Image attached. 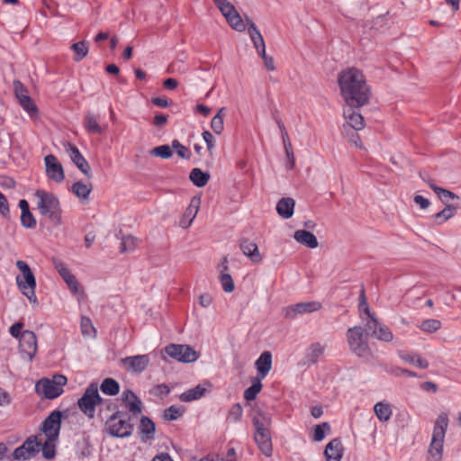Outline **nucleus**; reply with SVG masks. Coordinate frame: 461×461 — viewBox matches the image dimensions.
Listing matches in <instances>:
<instances>
[{
    "label": "nucleus",
    "instance_id": "1",
    "mask_svg": "<svg viewBox=\"0 0 461 461\" xmlns=\"http://www.w3.org/2000/svg\"><path fill=\"white\" fill-rule=\"evenodd\" d=\"M338 82L348 106L361 107L369 103L371 89L360 70L350 68L341 71Z\"/></svg>",
    "mask_w": 461,
    "mask_h": 461
},
{
    "label": "nucleus",
    "instance_id": "2",
    "mask_svg": "<svg viewBox=\"0 0 461 461\" xmlns=\"http://www.w3.org/2000/svg\"><path fill=\"white\" fill-rule=\"evenodd\" d=\"M255 429L254 440L260 451L267 457L273 454V445L269 427L272 419L269 413L258 411L252 418Z\"/></svg>",
    "mask_w": 461,
    "mask_h": 461
},
{
    "label": "nucleus",
    "instance_id": "3",
    "mask_svg": "<svg viewBox=\"0 0 461 461\" xmlns=\"http://www.w3.org/2000/svg\"><path fill=\"white\" fill-rule=\"evenodd\" d=\"M35 195L41 214L48 218L52 225L59 226L62 223V210L58 197L44 190L36 191Z\"/></svg>",
    "mask_w": 461,
    "mask_h": 461
},
{
    "label": "nucleus",
    "instance_id": "4",
    "mask_svg": "<svg viewBox=\"0 0 461 461\" xmlns=\"http://www.w3.org/2000/svg\"><path fill=\"white\" fill-rule=\"evenodd\" d=\"M134 429L131 418L125 411L113 412L105 421L104 430L114 438H129Z\"/></svg>",
    "mask_w": 461,
    "mask_h": 461
},
{
    "label": "nucleus",
    "instance_id": "5",
    "mask_svg": "<svg viewBox=\"0 0 461 461\" xmlns=\"http://www.w3.org/2000/svg\"><path fill=\"white\" fill-rule=\"evenodd\" d=\"M16 267L21 271V275L16 276L18 288L31 303L37 304L38 300L35 294L36 280L33 273L28 264L23 260H18Z\"/></svg>",
    "mask_w": 461,
    "mask_h": 461
},
{
    "label": "nucleus",
    "instance_id": "6",
    "mask_svg": "<svg viewBox=\"0 0 461 461\" xmlns=\"http://www.w3.org/2000/svg\"><path fill=\"white\" fill-rule=\"evenodd\" d=\"M67 384V377L56 375L52 379L42 378L37 382L35 391L39 395L47 399H55L63 393V386Z\"/></svg>",
    "mask_w": 461,
    "mask_h": 461
},
{
    "label": "nucleus",
    "instance_id": "7",
    "mask_svg": "<svg viewBox=\"0 0 461 461\" xmlns=\"http://www.w3.org/2000/svg\"><path fill=\"white\" fill-rule=\"evenodd\" d=\"M102 402V397L98 393L96 384H91L84 394L77 401L80 411L89 419H93L95 413V407Z\"/></svg>",
    "mask_w": 461,
    "mask_h": 461
},
{
    "label": "nucleus",
    "instance_id": "8",
    "mask_svg": "<svg viewBox=\"0 0 461 461\" xmlns=\"http://www.w3.org/2000/svg\"><path fill=\"white\" fill-rule=\"evenodd\" d=\"M448 416L446 412L440 413L434 422V461H441L444 447V439L448 427Z\"/></svg>",
    "mask_w": 461,
    "mask_h": 461
},
{
    "label": "nucleus",
    "instance_id": "9",
    "mask_svg": "<svg viewBox=\"0 0 461 461\" xmlns=\"http://www.w3.org/2000/svg\"><path fill=\"white\" fill-rule=\"evenodd\" d=\"M364 332L361 326L349 328L347 331V339L350 350L361 357L369 355V347L367 341L364 339Z\"/></svg>",
    "mask_w": 461,
    "mask_h": 461
},
{
    "label": "nucleus",
    "instance_id": "10",
    "mask_svg": "<svg viewBox=\"0 0 461 461\" xmlns=\"http://www.w3.org/2000/svg\"><path fill=\"white\" fill-rule=\"evenodd\" d=\"M164 351L170 357L183 363H193L199 357V353L188 345L169 344Z\"/></svg>",
    "mask_w": 461,
    "mask_h": 461
},
{
    "label": "nucleus",
    "instance_id": "11",
    "mask_svg": "<svg viewBox=\"0 0 461 461\" xmlns=\"http://www.w3.org/2000/svg\"><path fill=\"white\" fill-rule=\"evenodd\" d=\"M41 439L38 436L29 437L22 446L16 447L13 453V457L16 460H27L36 456L40 451Z\"/></svg>",
    "mask_w": 461,
    "mask_h": 461
},
{
    "label": "nucleus",
    "instance_id": "12",
    "mask_svg": "<svg viewBox=\"0 0 461 461\" xmlns=\"http://www.w3.org/2000/svg\"><path fill=\"white\" fill-rule=\"evenodd\" d=\"M62 412L55 410L43 420L41 431L50 440H58L61 429Z\"/></svg>",
    "mask_w": 461,
    "mask_h": 461
},
{
    "label": "nucleus",
    "instance_id": "13",
    "mask_svg": "<svg viewBox=\"0 0 461 461\" xmlns=\"http://www.w3.org/2000/svg\"><path fill=\"white\" fill-rule=\"evenodd\" d=\"M19 352L22 358L32 361L37 353V338L34 332L24 330L19 339Z\"/></svg>",
    "mask_w": 461,
    "mask_h": 461
},
{
    "label": "nucleus",
    "instance_id": "14",
    "mask_svg": "<svg viewBox=\"0 0 461 461\" xmlns=\"http://www.w3.org/2000/svg\"><path fill=\"white\" fill-rule=\"evenodd\" d=\"M321 308V303L320 302H303L284 308L283 314L285 319L294 320L297 315L312 313L319 311Z\"/></svg>",
    "mask_w": 461,
    "mask_h": 461
},
{
    "label": "nucleus",
    "instance_id": "15",
    "mask_svg": "<svg viewBox=\"0 0 461 461\" xmlns=\"http://www.w3.org/2000/svg\"><path fill=\"white\" fill-rule=\"evenodd\" d=\"M52 263H53L55 269L58 271L59 276L62 277L64 282L67 284V285L68 286L71 293L74 294L79 293L80 289H81V285L78 283L76 276L67 267L66 264L59 258H53Z\"/></svg>",
    "mask_w": 461,
    "mask_h": 461
},
{
    "label": "nucleus",
    "instance_id": "16",
    "mask_svg": "<svg viewBox=\"0 0 461 461\" xmlns=\"http://www.w3.org/2000/svg\"><path fill=\"white\" fill-rule=\"evenodd\" d=\"M66 152L77 167L88 178L91 177V167L86 159L83 157L79 149L69 142L63 144Z\"/></svg>",
    "mask_w": 461,
    "mask_h": 461
},
{
    "label": "nucleus",
    "instance_id": "17",
    "mask_svg": "<svg viewBox=\"0 0 461 461\" xmlns=\"http://www.w3.org/2000/svg\"><path fill=\"white\" fill-rule=\"evenodd\" d=\"M44 162L47 176L56 183H61L65 179V173L57 158L52 154L47 155Z\"/></svg>",
    "mask_w": 461,
    "mask_h": 461
},
{
    "label": "nucleus",
    "instance_id": "18",
    "mask_svg": "<svg viewBox=\"0 0 461 461\" xmlns=\"http://www.w3.org/2000/svg\"><path fill=\"white\" fill-rule=\"evenodd\" d=\"M355 106H348L343 110V117L346 123L343 124V130L346 131L348 129L355 131H361L365 128V120L361 113L356 112Z\"/></svg>",
    "mask_w": 461,
    "mask_h": 461
},
{
    "label": "nucleus",
    "instance_id": "19",
    "mask_svg": "<svg viewBox=\"0 0 461 461\" xmlns=\"http://www.w3.org/2000/svg\"><path fill=\"white\" fill-rule=\"evenodd\" d=\"M14 91L22 107L31 116L37 114L38 109L36 105L34 104L32 98L27 95V90L24 88L23 85L20 81L15 80L14 82Z\"/></svg>",
    "mask_w": 461,
    "mask_h": 461
},
{
    "label": "nucleus",
    "instance_id": "20",
    "mask_svg": "<svg viewBox=\"0 0 461 461\" xmlns=\"http://www.w3.org/2000/svg\"><path fill=\"white\" fill-rule=\"evenodd\" d=\"M121 363L128 371L133 373H141L148 366L149 363V357L148 355L127 357L122 358Z\"/></svg>",
    "mask_w": 461,
    "mask_h": 461
},
{
    "label": "nucleus",
    "instance_id": "21",
    "mask_svg": "<svg viewBox=\"0 0 461 461\" xmlns=\"http://www.w3.org/2000/svg\"><path fill=\"white\" fill-rule=\"evenodd\" d=\"M121 399L124 407L132 415H138L142 411V402L131 390L123 391Z\"/></svg>",
    "mask_w": 461,
    "mask_h": 461
},
{
    "label": "nucleus",
    "instance_id": "22",
    "mask_svg": "<svg viewBox=\"0 0 461 461\" xmlns=\"http://www.w3.org/2000/svg\"><path fill=\"white\" fill-rule=\"evenodd\" d=\"M138 431L142 442L151 441L155 438L156 425L151 419L147 416H142L140 420Z\"/></svg>",
    "mask_w": 461,
    "mask_h": 461
},
{
    "label": "nucleus",
    "instance_id": "23",
    "mask_svg": "<svg viewBox=\"0 0 461 461\" xmlns=\"http://www.w3.org/2000/svg\"><path fill=\"white\" fill-rule=\"evenodd\" d=\"M201 204V199L194 196L189 203V206L185 209V212L179 221L180 227L186 229L190 227L193 221L194 220Z\"/></svg>",
    "mask_w": 461,
    "mask_h": 461
},
{
    "label": "nucleus",
    "instance_id": "24",
    "mask_svg": "<svg viewBox=\"0 0 461 461\" xmlns=\"http://www.w3.org/2000/svg\"><path fill=\"white\" fill-rule=\"evenodd\" d=\"M258 370V375L260 379H264L272 367V354L269 351H264L255 362Z\"/></svg>",
    "mask_w": 461,
    "mask_h": 461
},
{
    "label": "nucleus",
    "instance_id": "25",
    "mask_svg": "<svg viewBox=\"0 0 461 461\" xmlns=\"http://www.w3.org/2000/svg\"><path fill=\"white\" fill-rule=\"evenodd\" d=\"M326 461H340L343 456V446L339 438L328 443L324 450Z\"/></svg>",
    "mask_w": 461,
    "mask_h": 461
},
{
    "label": "nucleus",
    "instance_id": "26",
    "mask_svg": "<svg viewBox=\"0 0 461 461\" xmlns=\"http://www.w3.org/2000/svg\"><path fill=\"white\" fill-rule=\"evenodd\" d=\"M240 248L243 254L249 258L252 262L259 263L262 260L258 245L255 242L248 239H242L240 242Z\"/></svg>",
    "mask_w": 461,
    "mask_h": 461
},
{
    "label": "nucleus",
    "instance_id": "27",
    "mask_svg": "<svg viewBox=\"0 0 461 461\" xmlns=\"http://www.w3.org/2000/svg\"><path fill=\"white\" fill-rule=\"evenodd\" d=\"M98 115L94 113L88 112L84 119V126L86 130L94 134H103L107 125H100L98 122Z\"/></svg>",
    "mask_w": 461,
    "mask_h": 461
},
{
    "label": "nucleus",
    "instance_id": "28",
    "mask_svg": "<svg viewBox=\"0 0 461 461\" xmlns=\"http://www.w3.org/2000/svg\"><path fill=\"white\" fill-rule=\"evenodd\" d=\"M294 239L300 244L306 246L310 249H315L319 243L316 236L305 230H298L294 234Z\"/></svg>",
    "mask_w": 461,
    "mask_h": 461
},
{
    "label": "nucleus",
    "instance_id": "29",
    "mask_svg": "<svg viewBox=\"0 0 461 461\" xmlns=\"http://www.w3.org/2000/svg\"><path fill=\"white\" fill-rule=\"evenodd\" d=\"M295 202L293 198L285 197L278 201L276 204L277 213L284 219H289L294 214Z\"/></svg>",
    "mask_w": 461,
    "mask_h": 461
},
{
    "label": "nucleus",
    "instance_id": "30",
    "mask_svg": "<svg viewBox=\"0 0 461 461\" xmlns=\"http://www.w3.org/2000/svg\"><path fill=\"white\" fill-rule=\"evenodd\" d=\"M325 350V345H321L320 342L312 343L305 352V363L316 364L319 358L323 355Z\"/></svg>",
    "mask_w": 461,
    "mask_h": 461
},
{
    "label": "nucleus",
    "instance_id": "31",
    "mask_svg": "<svg viewBox=\"0 0 461 461\" xmlns=\"http://www.w3.org/2000/svg\"><path fill=\"white\" fill-rule=\"evenodd\" d=\"M228 261H227V258H224L221 264V267H222V270H221V276H220V282H221V285L222 286V289L225 293H231L234 291V288H235V285H234V282L230 276V274L228 273H224L223 271H227L228 270Z\"/></svg>",
    "mask_w": 461,
    "mask_h": 461
},
{
    "label": "nucleus",
    "instance_id": "32",
    "mask_svg": "<svg viewBox=\"0 0 461 461\" xmlns=\"http://www.w3.org/2000/svg\"><path fill=\"white\" fill-rule=\"evenodd\" d=\"M207 389L201 384L196 385L194 388H191L183 393L180 394L179 399L181 402H189L192 401L198 400L204 396Z\"/></svg>",
    "mask_w": 461,
    "mask_h": 461
},
{
    "label": "nucleus",
    "instance_id": "33",
    "mask_svg": "<svg viewBox=\"0 0 461 461\" xmlns=\"http://www.w3.org/2000/svg\"><path fill=\"white\" fill-rule=\"evenodd\" d=\"M374 411L377 419L382 422L388 421L393 413L391 405L385 402H377L374 407Z\"/></svg>",
    "mask_w": 461,
    "mask_h": 461
},
{
    "label": "nucleus",
    "instance_id": "34",
    "mask_svg": "<svg viewBox=\"0 0 461 461\" xmlns=\"http://www.w3.org/2000/svg\"><path fill=\"white\" fill-rule=\"evenodd\" d=\"M71 189L77 197L81 200H87L93 189V185L90 183L86 184L82 181H77L73 184Z\"/></svg>",
    "mask_w": 461,
    "mask_h": 461
},
{
    "label": "nucleus",
    "instance_id": "35",
    "mask_svg": "<svg viewBox=\"0 0 461 461\" xmlns=\"http://www.w3.org/2000/svg\"><path fill=\"white\" fill-rule=\"evenodd\" d=\"M247 23L249 25L248 32L249 34V37L253 42L255 49L257 50L259 47L264 46L265 41L263 36L257 28L256 24L249 18L247 19Z\"/></svg>",
    "mask_w": 461,
    "mask_h": 461
},
{
    "label": "nucleus",
    "instance_id": "36",
    "mask_svg": "<svg viewBox=\"0 0 461 461\" xmlns=\"http://www.w3.org/2000/svg\"><path fill=\"white\" fill-rule=\"evenodd\" d=\"M189 178L194 185L203 187L208 183L210 175L200 168H194L190 172Z\"/></svg>",
    "mask_w": 461,
    "mask_h": 461
},
{
    "label": "nucleus",
    "instance_id": "37",
    "mask_svg": "<svg viewBox=\"0 0 461 461\" xmlns=\"http://www.w3.org/2000/svg\"><path fill=\"white\" fill-rule=\"evenodd\" d=\"M100 389L104 394L110 395V396H114V395L118 394V393L120 391V385H119L118 382H116L114 379L105 378L102 382V384L100 385Z\"/></svg>",
    "mask_w": 461,
    "mask_h": 461
},
{
    "label": "nucleus",
    "instance_id": "38",
    "mask_svg": "<svg viewBox=\"0 0 461 461\" xmlns=\"http://www.w3.org/2000/svg\"><path fill=\"white\" fill-rule=\"evenodd\" d=\"M70 49L74 51L75 56L73 60L79 62L88 53V43L86 41H81L71 45Z\"/></svg>",
    "mask_w": 461,
    "mask_h": 461
},
{
    "label": "nucleus",
    "instance_id": "39",
    "mask_svg": "<svg viewBox=\"0 0 461 461\" xmlns=\"http://www.w3.org/2000/svg\"><path fill=\"white\" fill-rule=\"evenodd\" d=\"M261 380L262 379H260L258 377L252 378V381H251L252 384L249 388H247L244 392V398L247 401H253L257 397V394L261 391V389H262Z\"/></svg>",
    "mask_w": 461,
    "mask_h": 461
},
{
    "label": "nucleus",
    "instance_id": "40",
    "mask_svg": "<svg viewBox=\"0 0 461 461\" xmlns=\"http://www.w3.org/2000/svg\"><path fill=\"white\" fill-rule=\"evenodd\" d=\"M225 110V107L220 108L211 121V128L216 134H221L224 129L223 116Z\"/></svg>",
    "mask_w": 461,
    "mask_h": 461
},
{
    "label": "nucleus",
    "instance_id": "41",
    "mask_svg": "<svg viewBox=\"0 0 461 461\" xmlns=\"http://www.w3.org/2000/svg\"><path fill=\"white\" fill-rule=\"evenodd\" d=\"M367 320L365 322V328L363 330L365 331L366 336H375V332H377L378 329L381 326V322L375 317L373 313L367 315Z\"/></svg>",
    "mask_w": 461,
    "mask_h": 461
},
{
    "label": "nucleus",
    "instance_id": "42",
    "mask_svg": "<svg viewBox=\"0 0 461 461\" xmlns=\"http://www.w3.org/2000/svg\"><path fill=\"white\" fill-rule=\"evenodd\" d=\"M456 207L451 204H447L446 207L440 212L434 214V219L438 223H443L456 214Z\"/></svg>",
    "mask_w": 461,
    "mask_h": 461
},
{
    "label": "nucleus",
    "instance_id": "43",
    "mask_svg": "<svg viewBox=\"0 0 461 461\" xmlns=\"http://www.w3.org/2000/svg\"><path fill=\"white\" fill-rule=\"evenodd\" d=\"M139 244V240L132 235H126L122 238L121 252H131Z\"/></svg>",
    "mask_w": 461,
    "mask_h": 461
},
{
    "label": "nucleus",
    "instance_id": "44",
    "mask_svg": "<svg viewBox=\"0 0 461 461\" xmlns=\"http://www.w3.org/2000/svg\"><path fill=\"white\" fill-rule=\"evenodd\" d=\"M226 21L232 29L238 32H243L246 29L245 23L236 10L226 18Z\"/></svg>",
    "mask_w": 461,
    "mask_h": 461
},
{
    "label": "nucleus",
    "instance_id": "45",
    "mask_svg": "<svg viewBox=\"0 0 461 461\" xmlns=\"http://www.w3.org/2000/svg\"><path fill=\"white\" fill-rule=\"evenodd\" d=\"M434 193L437 194L439 200L446 205L449 204V200L458 199V196L455 193L451 192L450 190L444 189L442 187L434 185Z\"/></svg>",
    "mask_w": 461,
    "mask_h": 461
},
{
    "label": "nucleus",
    "instance_id": "46",
    "mask_svg": "<svg viewBox=\"0 0 461 461\" xmlns=\"http://www.w3.org/2000/svg\"><path fill=\"white\" fill-rule=\"evenodd\" d=\"M225 19L236 10L234 5L228 0H212Z\"/></svg>",
    "mask_w": 461,
    "mask_h": 461
},
{
    "label": "nucleus",
    "instance_id": "47",
    "mask_svg": "<svg viewBox=\"0 0 461 461\" xmlns=\"http://www.w3.org/2000/svg\"><path fill=\"white\" fill-rule=\"evenodd\" d=\"M149 154L152 157H159L161 158L167 159V158H169L172 157L173 152H172L171 148L168 145H161V146L153 148L149 151Z\"/></svg>",
    "mask_w": 461,
    "mask_h": 461
},
{
    "label": "nucleus",
    "instance_id": "48",
    "mask_svg": "<svg viewBox=\"0 0 461 461\" xmlns=\"http://www.w3.org/2000/svg\"><path fill=\"white\" fill-rule=\"evenodd\" d=\"M402 358L411 364H413L415 366H418L421 368H428L429 366V363L428 360L423 359L419 355H411V354H404L402 356Z\"/></svg>",
    "mask_w": 461,
    "mask_h": 461
},
{
    "label": "nucleus",
    "instance_id": "49",
    "mask_svg": "<svg viewBox=\"0 0 461 461\" xmlns=\"http://www.w3.org/2000/svg\"><path fill=\"white\" fill-rule=\"evenodd\" d=\"M55 441L46 438V441L44 443L41 442L40 449H41L45 458L51 459L55 456Z\"/></svg>",
    "mask_w": 461,
    "mask_h": 461
},
{
    "label": "nucleus",
    "instance_id": "50",
    "mask_svg": "<svg viewBox=\"0 0 461 461\" xmlns=\"http://www.w3.org/2000/svg\"><path fill=\"white\" fill-rule=\"evenodd\" d=\"M374 338H375L378 340L389 342L393 340V335L391 330L382 323L377 332H375Z\"/></svg>",
    "mask_w": 461,
    "mask_h": 461
},
{
    "label": "nucleus",
    "instance_id": "51",
    "mask_svg": "<svg viewBox=\"0 0 461 461\" xmlns=\"http://www.w3.org/2000/svg\"><path fill=\"white\" fill-rule=\"evenodd\" d=\"M242 413V406L240 403H235L229 410L227 419L232 422H237L240 420Z\"/></svg>",
    "mask_w": 461,
    "mask_h": 461
},
{
    "label": "nucleus",
    "instance_id": "52",
    "mask_svg": "<svg viewBox=\"0 0 461 461\" xmlns=\"http://www.w3.org/2000/svg\"><path fill=\"white\" fill-rule=\"evenodd\" d=\"M81 330H82V334L84 336H92V335H95V330L93 326V323L91 321V320L88 318V317H85L83 316L81 318Z\"/></svg>",
    "mask_w": 461,
    "mask_h": 461
},
{
    "label": "nucleus",
    "instance_id": "53",
    "mask_svg": "<svg viewBox=\"0 0 461 461\" xmlns=\"http://www.w3.org/2000/svg\"><path fill=\"white\" fill-rule=\"evenodd\" d=\"M172 148L176 149V154L185 159H189L191 157L190 150L184 145H182L177 140L172 141Z\"/></svg>",
    "mask_w": 461,
    "mask_h": 461
},
{
    "label": "nucleus",
    "instance_id": "54",
    "mask_svg": "<svg viewBox=\"0 0 461 461\" xmlns=\"http://www.w3.org/2000/svg\"><path fill=\"white\" fill-rule=\"evenodd\" d=\"M183 411L179 408L172 405L164 411L163 416L166 420H175L181 417Z\"/></svg>",
    "mask_w": 461,
    "mask_h": 461
},
{
    "label": "nucleus",
    "instance_id": "55",
    "mask_svg": "<svg viewBox=\"0 0 461 461\" xmlns=\"http://www.w3.org/2000/svg\"><path fill=\"white\" fill-rule=\"evenodd\" d=\"M330 430V427L328 422H323L322 424L316 425L313 431V439L315 441H321L325 437V430Z\"/></svg>",
    "mask_w": 461,
    "mask_h": 461
},
{
    "label": "nucleus",
    "instance_id": "56",
    "mask_svg": "<svg viewBox=\"0 0 461 461\" xmlns=\"http://www.w3.org/2000/svg\"><path fill=\"white\" fill-rule=\"evenodd\" d=\"M21 222L27 229H33L36 226V220L31 212L22 213Z\"/></svg>",
    "mask_w": 461,
    "mask_h": 461
},
{
    "label": "nucleus",
    "instance_id": "57",
    "mask_svg": "<svg viewBox=\"0 0 461 461\" xmlns=\"http://www.w3.org/2000/svg\"><path fill=\"white\" fill-rule=\"evenodd\" d=\"M169 393H170V388L166 384H158L150 390L151 394H154L160 398H163L164 396L169 394Z\"/></svg>",
    "mask_w": 461,
    "mask_h": 461
},
{
    "label": "nucleus",
    "instance_id": "58",
    "mask_svg": "<svg viewBox=\"0 0 461 461\" xmlns=\"http://www.w3.org/2000/svg\"><path fill=\"white\" fill-rule=\"evenodd\" d=\"M202 135H203V140L206 143L207 149L210 152H212V149L215 148V140H214L212 134L208 131H204Z\"/></svg>",
    "mask_w": 461,
    "mask_h": 461
},
{
    "label": "nucleus",
    "instance_id": "59",
    "mask_svg": "<svg viewBox=\"0 0 461 461\" xmlns=\"http://www.w3.org/2000/svg\"><path fill=\"white\" fill-rule=\"evenodd\" d=\"M358 307H359V310L361 312L363 311L366 316L370 315L372 313L370 312L368 304L366 303V299L364 289L361 290Z\"/></svg>",
    "mask_w": 461,
    "mask_h": 461
},
{
    "label": "nucleus",
    "instance_id": "60",
    "mask_svg": "<svg viewBox=\"0 0 461 461\" xmlns=\"http://www.w3.org/2000/svg\"><path fill=\"white\" fill-rule=\"evenodd\" d=\"M23 327V322H17V323H14V325H12L9 329V332L10 334L15 338V339H20V336L21 334L23 333L21 330Z\"/></svg>",
    "mask_w": 461,
    "mask_h": 461
},
{
    "label": "nucleus",
    "instance_id": "61",
    "mask_svg": "<svg viewBox=\"0 0 461 461\" xmlns=\"http://www.w3.org/2000/svg\"><path fill=\"white\" fill-rule=\"evenodd\" d=\"M0 213L6 217L9 213V205L5 196L0 193Z\"/></svg>",
    "mask_w": 461,
    "mask_h": 461
},
{
    "label": "nucleus",
    "instance_id": "62",
    "mask_svg": "<svg viewBox=\"0 0 461 461\" xmlns=\"http://www.w3.org/2000/svg\"><path fill=\"white\" fill-rule=\"evenodd\" d=\"M286 157L289 159V165L287 166L288 168L292 169L294 167V156L292 149V144L290 143V146L288 144H284Z\"/></svg>",
    "mask_w": 461,
    "mask_h": 461
},
{
    "label": "nucleus",
    "instance_id": "63",
    "mask_svg": "<svg viewBox=\"0 0 461 461\" xmlns=\"http://www.w3.org/2000/svg\"><path fill=\"white\" fill-rule=\"evenodd\" d=\"M167 122V116L162 113L155 115L153 123L157 127H162Z\"/></svg>",
    "mask_w": 461,
    "mask_h": 461
},
{
    "label": "nucleus",
    "instance_id": "64",
    "mask_svg": "<svg viewBox=\"0 0 461 461\" xmlns=\"http://www.w3.org/2000/svg\"><path fill=\"white\" fill-rule=\"evenodd\" d=\"M414 202L421 208L426 209L430 205V202L429 199L424 198L421 195H416L414 197Z\"/></svg>",
    "mask_w": 461,
    "mask_h": 461
}]
</instances>
